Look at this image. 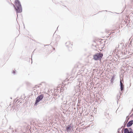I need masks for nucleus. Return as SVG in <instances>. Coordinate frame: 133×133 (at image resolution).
<instances>
[{"label":"nucleus","instance_id":"nucleus-8","mask_svg":"<svg viewBox=\"0 0 133 133\" xmlns=\"http://www.w3.org/2000/svg\"><path fill=\"white\" fill-rule=\"evenodd\" d=\"M124 133H129V132L128 130V129L126 128L125 129L124 131Z\"/></svg>","mask_w":133,"mask_h":133},{"label":"nucleus","instance_id":"nucleus-2","mask_svg":"<svg viewBox=\"0 0 133 133\" xmlns=\"http://www.w3.org/2000/svg\"><path fill=\"white\" fill-rule=\"evenodd\" d=\"M103 56V54L102 53H97L94 55L93 59L95 60H99L101 61Z\"/></svg>","mask_w":133,"mask_h":133},{"label":"nucleus","instance_id":"nucleus-1","mask_svg":"<svg viewBox=\"0 0 133 133\" xmlns=\"http://www.w3.org/2000/svg\"><path fill=\"white\" fill-rule=\"evenodd\" d=\"M15 6L13 5L15 9L17 11V13H20L22 12V9L20 2L18 0H16L15 1Z\"/></svg>","mask_w":133,"mask_h":133},{"label":"nucleus","instance_id":"nucleus-5","mask_svg":"<svg viewBox=\"0 0 133 133\" xmlns=\"http://www.w3.org/2000/svg\"><path fill=\"white\" fill-rule=\"evenodd\" d=\"M133 123V121H129L127 124V127H129L131 126Z\"/></svg>","mask_w":133,"mask_h":133},{"label":"nucleus","instance_id":"nucleus-4","mask_svg":"<svg viewBox=\"0 0 133 133\" xmlns=\"http://www.w3.org/2000/svg\"><path fill=\"white\" fill-rule=\"evenodd\" d=\"M44 97L43 95L41 94L38 96L37 98L36 99L35 103V104H36L38 103Z\"/></svg>","mask_w":133,"mask_h":133},{"label":"nucleus","instance_id":"nucleus-3","mask_svg":"<svg viewBox=\"0 0 133 133\" xmlns=\"http://www.w3.org/2000/svg\"><path fill=\"white\" fill-rule=\"evenodd\" d=\"M100 44L99 45V48L100 51L103 50V48L105 46V42L103 40L101 39L100 41Z\"/></svg>","mask_w":133,"mask_h":133},{"label":"nucleus","instance_id":"nucleus-7","mask_svg":"<svg viewBox=\"0 0 133 133\" xmlns=\"http://www.w3.org/2000/svg\"><path fill=\"white\" fill-rule=\"evenodd\" d=\"M120 85H121V91L123 90V84L122 83L121 81H120Z\"/></svg>","mask_w":133,"mask_h":133},{"label":"nucleus","instance_id":"nucleus-6","mask_svg":"<svg viewBox=\"0 0 133 133\" xmlns=\"http://www.w3.org/2000/svg\"><path fill=\"white\" fill-rule=\"evenodd\" d=\"M71 126H70L69 127H68L66 128V129L67 130V131L68 132H69L70 130H71Z\"/></svg>","mask_w":133,"mask_h":133},{"label":"nucleus","instance_id":"nucleus-9","mask_svg":"<svg viewBox=\"0 0 133 133\" xmlns=\"http://www.w3.org/2000/svg\"><path fill=\"white\" fill-rule=\"evenodd\" d=\"M12 73H14V74H15V71L14 70H13L12 71Z\"/></svg>","mask_w":133,"mask_h":133}]
</instances>
